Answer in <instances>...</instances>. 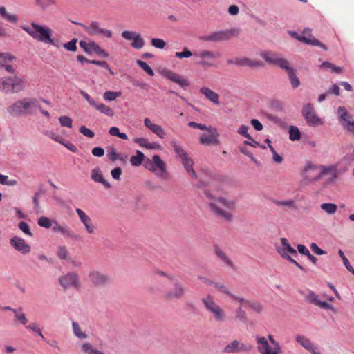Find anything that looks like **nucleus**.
Here are the masks:
<instances>
[{
  "instance_id": "1",
  "label": "nucleus",
  "mask_w": 354,
  "mask_h": 354,
  "mask_svg": "<svg viewBox=\"0 0 354 354\" xmlns=\"http://www.w3.org/2000/svg\"><path fill=\"white\" fill-rule=\"evenodd\" d=\"M37 106V100L35 97H24L15 101L7 107V112L12 117H21L33 115Z\"/></svg>"
},
{
  "instance_id": "2",
  "label": "nucleus",
  "mask_w": 354,
  "mask_h": 354,
  "mask_svg": "<svg viewBox=\"0 0 354 354\" xmlns=\"http://www.w3.org/2000/svg\"><path fill=\"white\" fill-rule=\"evenodd\" d=\"M21 28L37 41L44 44H53V30L48 26L31 22L30 26L24 25Z\"/></svg>"
},
{
  "instance_id": "3",
  "label": "nucleus",
  "mask_w": 354,
  "mask_h": 354,
  "mask_svg": "<svg viewBox=\"0 0 354 354\" xmlns=\"http://www.w3.org/2000/svg\"><path fill=\"white\" fill-rule=\"evenodd\" d=\"M25 88L24 80L16 75L0 77V91L6 94L18 93Z\"/></svg>"
},
{
  "instance_id": "4",
  "label": "nucleus",
  "mask_w": 354,
  "mask_h": 354,
  "mask_svg": "<svg viewBox=\"0 0 354 354\" xmlns=\"http://www.w3.org/2000/svg\"><path fill=\"white\" fill-rule=\"evenodd\" d=\"M142 165L145 169L155 173L158 177L162 179L168 178L166 165L159 155L153 156L151 160L146 157Z\"/></svg>"
},
{
  "instance_id": "5",
  "label": "nucleus",
  "mask_w": 354,
  "mask_h": 354,
  "mask_svg": "<svg viewBox=\"0 0 354 354\" xmlns=\"http://www.w3.org/2000/svg\"><path fill=\"white\" fill-rule=\"evenodd\" d=\"M188 126L192 128L198 129L200 130H207L210 133L209 136H207L205 134H203L200 137V142L202 145H218L220 142L218 140L219 133L216 128L211 126L207 127L206 125L197 123L195 122H189Z\"/></svg>"
},
{
  "instance_id": "6",
  "label": "nucleus",
  "mask_w": 354,
  "mask_h": 354,
  "mask_svg": "<svg viewBox=\"0 0 354 354\" xmlns=\"http://www.w3.org/2000/svg\"><path fill=\"white\" fill-rule=\"evenodd\" d=\"M337 113L339 114V122L343 129L354 136V120L351 114L344 106H339L337 109Z\"/></svg>"
},
{
  "instance_id": "7",
  "label": "nucleus",
  "mask_w": 354,
  "mask_h": 354,
  "mask_svg": "<svg viewBox=\"0 0 354 354\" xmlns=\"http://www.w3.org/2000/svg\"><path fill=\"white\" fill-rule=\"evenodd\" d=\"M73 23L81 26L91 36L101 35L106 38H111L113 36V32L111 30L105 28H101L99 26V23L97 21H92L90 26H86L80 22Z\"/></svg>"
},
{
  "instance_id": "8",
  "label": "nucleus",
  "mask_w": 354,
  "mask_h": 354,
  "mask_svg": "<svg viewBox=\"0 0 354 354\" xmlns=\"http://www.w3.org/2000/svg\"><path fill=\"white\" fill-rule=\"evenodd\" d=\"M202 302L207 310L214 314V317L217 322H223L225 320V314L223 310L217 305L210 295L207 298H203Z\"/></svg>"
},
{
  "instance_id": "9",
  "label": "nucleus",
  "mask_w": 354,
  "mask_h": 354,
  "mask_svg": "<svg viewBox=\"0 0 354 354\" xmlns=\"http://www.w3.org/2000/svg\"><path fill=\"white\" fill-rule=\"evenodd\" d=\"M171 281H172L173 286L165 294V298L168 300L183 298L187 292L186 288L175 277L174 280Z\"/></svg>"
},
{
  "instance_id": "10",
  "label": "nucleus",
  "mask_w": 354,
  "mask_h": 354,
  "mask_svg": "<svg viewBox=\"0 0 354 354\" xmlns=\"http://www.w3.org/2000/svg\"><path fill=\"white\" fill-rule=\"evenodd\" d=\"M302 115L309 126L316 127L322 124L321 118L315 113L313 105L310 103L303 106Z\"/></svg>"
},
{
  "instance_id": "11",
  "label": "nucleus",
  "mask_w": 354,
  "mask_h": 354,
  "mask_svg": "<svg viewBox=\"0 0 354 354\" xmlns=\"http://www.w3.org/2000/svg\"><path fill=\"white\" fill-rule=\"evenodd\" d=\"M88 278L95 287H104L111 282V277L109 274L97 270L91 271Z\"/></svg>"
},
{
  "instance_id": "12",
  "label": "nucleus",
  "mask_w": 354,
  "mask_h": 354,
  "mask_svg": "<svg viewBox=\"0 0 354 354\" xmlns=\"http://www.w3.org/2000/svg\"><path fill=\"white\" fill-rule=\"evenodd\" d=\"M161 75L171 81L174 83H176L180 86L183 88L185 89L186 88L190 86V82L187 78L183 77L179 74L173 72L169 69H163L161 71Z\"/></svg>"
},
{
  "instance_id": "13",
  "label": "nucleus",
  "mask_w": 354,
  "mask_h": 354,
  "mask_svg": "<svg viewBox=\"0 0 354 354\" xmlns=\"http://www.w3.org/2000/svg\"><path fill=\"white\" fill-rule=\"evenodd\" d=\"M260 56L268 64L279 66L281 69L288 61L284 58L279 57L276 53L263 50L260 53Z\"/></svg>"
},
{
  "instance_id": "14",
  "label": "nucleus",
  "mask_w": 354,
  "mask_h": 354,
  "mask_svg": "<svg viewBox=\"0 0 354 354\" xmlns=\"http://www.w3.org/2000/svg\"><path fill=\"white\" fill-rule=\"evenodd\" d=\"M121 35L127 40H133L131 46L135 49H140L145 45V41L138 32L124 30L122 32Z\"/></svg>"
},
{
  "instance_id": "15",
  "label": "nucleus",
  "mask_w": 354,
  "mask_h": 354,
  "mask_svg": "<svg viewBox=\"0 0 354 354\" xmlns=\"http://www.w3.org/2000/svg\"><path fill=\"white\" fill-rule=\"evenodd\" d=\"M10 245L22 254H28L31 250V246L25 240L18 236H14L10 239Z\"/></svg>"
},
{
  "instance_id": "16",
  "label": "nucleus",
  "mask_w": 354,
  "mask_h": 354,
  "mask_svg": "<svg viewBox=\"0 0 354 354\" xmlns=\"http://www.w3.org/2000/svg\"><path fill=\"white\" fill-rule=\"evenodd\" d=\"M276 250L282 258L288 260L289 262L295 265L302 272H306V269L304 268L301 265H300L296 260L292 259V257L289 254H290L295 257H297L298 256L297 251L295 248L291 247L290 248H289L288 251H286L285 249L281 247H277Z\"/></svg>"
},
{
  "instance_id": "17",
  "label": "nucleus",
  "mask_w": 354,
  "mask_h": 354,
  "mask_svg": "<svg viewBox=\"0 0 354 354\" xmlns=\"http://www.w3.org/2000/svg\"><path fill=\"white\" fill-rule=\"evenodd\" d=\"M59 284L64 288L67 289L71 286L79 288V277L76 273L68 272L65 275H62L59 279Z\"/></svg>"
},
{
  "instance_id": "18",
  "label": "nucleus",
  "mask_w": 354,
  "mask_h": 354,
  "mask_svg": "<svg viewBox=\"0 0 354 354\" xmlns=\"http://www.w3.org/2000/svg\"><path fill=\"white\" fill-rule=\"evenodd\" d=\"M227 63L228 64H234L238 66H248L250 68L263 67L264 66L263 62L252 60L248 57L228 59Z\"/></svg>"
},
{
  "instance_id": "19",
  "label": "nucleus",
  "mask_w": 354,
  "mask_h": 354,
  "mask_svg": "<svg viewBox=\"0 0 354 354\" xmlns=\"http://www.w3.org/2000/svg\"><path fill=\"white\" fill-rule=\"evenodd\" d=\"M200 39L205 41H221L228 40V33L225 30L212 32L208 35H203Z\"/></svg>"
},
{
  "instance_id": "20",
  "label": "nucleus",
  "mask_w": 354,
  "mask_h": 354,
  "mask_svg": "<svg viewBox=\"0 0 354 354\" xmlns=\"http://www.w3.org/2000/svg\"><path fill=\"white\" fill-rule=\"evenodd\" d=\"M75 211L81 222L84 225L86 232L90 234H93L94 232V227L92 225V221L91 218L88 216H87L85 214V212L80 208H77Z\"/></svg>"
},
{
  "instance_id": "21",
  "label": "nucleus",
  "mask_w": 354,
  "mask_h": 354,
  "mask_svg": "<svg viewBox=\"0 0 354 354\" xmlns=\"http://www.w3.org/2000/svg\"><path fill=\"white\" fill-rule=\"evenodd\" d=\"M91 178L95 182L101 183L107 189L111 187V184L104 179L99 167H96L92 169Z\"/></svg>"
},
{
  "instance_id": "22",
  "label": "nucleus",
  "mask_w": 354,
  "mask_h": 354,
  "mask_svg": "<svg viewBox=\"0 0 354 354\" xmlns=\"http://www.w3.org/2000/svg\"><path fill=\"white\" fill-rule=\"evenodd\" d=\"M282 69L285 70L291 83L292 87L296 88L301 84L300 80L296 75V71L289 66V63L286 64Z\"/></svg>"
},
{
  "instance_id": "23",
  "label": "nucleus",
  "mask_w": 354,
  "mask_h": 354,
  "mask_svg": "<svg viewBox=\"0 0 354 354\" xmlns=\"http://www.w3.org/2000/svg\"><path fill=\"white\" fill-rule=\"evenodd\" d=\"M145 126L160 138H164L165 132L160 125L153 124L148 118L144 120Z\"/></svg>"
},
{
  "instance_id": "24",
  "label": "nucleus",
  "mask_w": 354,
  "mask_h": 354,
  "mask_svg": "<svg viewBox=\"0 0 354 354\" xmlns=\"http://www.w3.org/2000/svg\"><path fill=\"white\" fill-rule=\"evenodd\" d=\"M200 93L205 96L209 101L212 102L219 104V95L216 92L212 91L210 88L207 87H201L200 88Z\"/></svg>"
},
{
  "instance_id": "25",
  "label": "nucleus",
  "mask_w": 354,
  "mask_h": 354,
  "mask_svg": "<svg viewBox=\"0 0 354 354\" xmlns=\"http://www.w3.org/2000/svg\"><path fill=\"white\" fill-rule=\"evenodd\" d=\"M214 251L218 258L223 261L226 265L234 269L235 266L233 262L226 256L225 252L220 248L218 245H214Z\"/></svg>"
},
{
  "instance_id": "26",
  "label": "nucleus",
  "mask_w": 354,
  "mask_h": 354,
  "mask_svg": "<svg viewBox=\"0 0 354 354\" xmlns=\"http://www.w3.org/2000/svg\"><path fill=\"white\" fill-rule=\"evenodd\" d=\"M209 205L212 211H214L218 216L223 218L227 221L231 222L233 220V216L230 213L221 209L214 203H209Z\"/></svg>"
},
{
  "instance_id": "27",
  "label": "nucleus",
  "mask_w": 354,
  "mask_h": 354,
  "mask_svg": "<svg viewBox=\"0 0 354 354\" xmlns=\"http://www.w3.org/2000/svg\"><path fill=\"white\" fill-rule=\"evenodd\" d=\"M256 340L258 344V351L261 354H268L269 353L270 346L266 339L264 337L257 335L256 337Z\"/></svg>"
},
{
  "instance_id": "28",
  "label": "nucleus",
  "mask_w": 354,
  "mask_h": 354,
  "mask_svg": "<svg viewBox=\"0 0 354 354\" xmlns=\"http://www.w3.org/2000/svg\"><path fill=\"white\" fill-rule=\"evenodd\" d=\"M145 158H146L145 154L141 151L136 150V155L130 158V164L133 167H139L143 164Z\"/></svg>"
},
{
  "instance_id": "29",
  "label": "nucleus",
  "mask_w": 354,
  "mask_h": 354,
  "mask_svg": "<svg viewBox=\"0 0 354 354\" xmlns=\"http://www.w3.org/2000/svg\"><path fill=\"white\" fill-rule=\"evenodd\" d=\"M92 106L105 115L109 117H113L114 115V111L112 110V109L102 103H98L95 102V105H93Z\"/></svg>"
},
{
  "instance_id": "30",
  "label": "nucleus",
  "mask_w": 354,
  "mask_h": 354,
  "mask_svg": "<svg viewBox=\"0 0 354 354\" xmlns=\"http://www.w3.org/2000/svg\"><path fill=\"white\" fill-rule=\"evenodd\" d=\"M336 167L335 166H322L321 171L313 178L310 179L311 181L318 180L325 174H330L332 172H335Z\"/></svg>"
},
{
  "instance_id": "31",
  "label": "nucleus",
  "mask_w": 354,
  "mask_h": 354,
  "mask_svg": "<svg viewBox=\"0 0 354 354\" xmlns=\"http://www.w3.org/2000/svg\"><path fill=\"white\" fill-rule=\"evenodd\" d=\"M171 145L174 148V150L176 154V156L180 158L181 161L183 160H185L188 158L187 153L180 147L178 145L177 142L176 140H173L171 142Z\"/></svg>"
},
{
  "instance_id": "32",
  "label": "nucleus",
  "mask_w": 354,
  "mask_h": 354,
  "mask_svg": "<svg viewBox=\"0 0 354 354\" xmlns=\"http://www.w3.org/2000/svg\"><path fill=\"white\" fill-rule=\"evenodd\" d=\"M107 158L114 162L116 160H122V157L120 153L116 151V149L113 146H109L107 148Z\"/></svg>"
},
{
  "instance_id": "33",
  "label": "nucleus",
  "mask_w": 354,
  "mask_h": 354,
  "mask_svg": "<svg viewBox=\"0 0 354 354\" xmlns=\"http://www.w3.org/2000/svg\"><path fill=\"white\" fill-rule=\"evenodd\" d=\"M239 346H240V342L238 340H234L224 347L223 352L225 353H238Z\"/></svg>"
},
{
  "instance_id": "34",
  "label": "nucleus",
  "mask_w": 354,
  "mask_h": 354,
  "mask_svg": "<svg viewBox=\"0 0 354 354\" xmlns=\"http://www.w3.org/2000/svg\"><path fill=\"white\" fill-rule=\"evenodd\" d=\"M303 39L304 40V44H308V45H311V46H319L324 50H325V51L328 50L327 46L315 37L308 38V37H305V39Z\"/></svg>"
},
{
  "instance_id": "35",
  "label": "nucleus",
  "mask_w": 354,
  "mask_h": 354,
  "mask_svg": "<svg viewBox=\"0 0 354 354\" xmlns=\"http://www.w3.org/2000/svg\"><path fill=\"white\" fill-rule=\"evenodd\" d=\"M82 351L86 354H105L103 352L94 348L88 342H85L82 345Z\"/></svg>"
},
{
  "instance_id": "36",
  "label": "nucleus",
  "mask_w": 354,
  "mask_h": 354,
  "mask_svg": "<svg viewBox=\"0 0 354 354\" xmlns=\"http://www.w3.org/2000/svg\"><path fill=\"white\" fill-rule=\"evenodd\" d=\"M301 133L296 126H290L289 128V139L291 141L299 140L301 139Z\"/></svg>"
},
{
  "instance_id": "37",
  "label": "nucleus",
  "mask_w": 354,
  "mask_h": 354,
  "mask_svg": "<svg viewBox=\"0 0 354 354\" xmlns=\"http://www.w3.org/2000/svg\"><path fill=\"white\" fill-rule=\"evenodd\" d=\"M91 48H92L93 51L100 57L103 58H107L109 57V53L93 41H91Z\"/></svg>"
},
{
  "instance_id": "38",
  "label": "nucleus",
  "mask_w": 354,
  "mask_h": 354,
  "mask_svg": "<svg viewBox=\"0 0 354 354\" xmlns=\"http://www.w3.org/2000/svg\"><path fill=\"white\" fill-rule=\"evenodd\" d=\"M295 340L306 350L313 344V343L308 338L301 335H297L295 337Z\"/></svg>"
},
{
  "instance_id": "39",
  "label": "nucleus",
  "mask_w": 354,
  "mask_h": 354,
  "mask_svg": "<svg viewBox=\"0 0 354 354\" xmlns=\"http://www.w3.org/2000/svg\"><path fill=\"white\" fill-rule=\"evenodd\" d=\"M267 118L281 128L286 129L288 127L287 123L284 120L276 115L267 114Z\"/></svg>"
},
{
  "instance_id": "40",
  "label": "nucleus",
  "mask_w": 354,
  "mask_h": 354,
  "mask_svg": "<svg viewBox=\"0 0 354 354\" xmlns=\"http://www.w3.org/2000/svg\"><path fill=\"white\" fill-rule=\"evenodd\" d=\"M72 326H73V333L76 337H77L80 339L87 338V337H88L87 334L81 330L80 327L77 322L73 321Z\"/></svg>"
},
{
  "instance_id": "41",
  "label": "nucleus",
  "mask_w": 354,
  "mask_h": 354,
  "mask_svg": "<svg viewBox=\"0 0 354 354\" xmlns=\"http://www.w3.org/2000/svg\"><path fill=\"white\" fill-rule=\"evenodd\" d=\"M194 56L201 59L207 58L209 59H212L216 57L215 54L210 50H201L199 52H195L194 53Z\"/></svg>"
},
{
  "instance_id": "42",
  "label": "nucleus",
  "mask_w": 354,
  "mask_h": 354,
  "mask_svg": "<svg viewBox=\"0 0 354 354\" xmlns=\"http://www.w3.org/2000/svg\"><path fill=\"white\" fill-rule=\"evenodd\" d=\"M322 210L329 214H333L337 212V207L335 204L331 203H324L321 205Z\"/></svg>"
},
{
  "instance_id": "43",
  "label": "nucleus",
  "mask_w": 354,
  "mask_h": 354,
  "mask_svg": "<svg viewBox=\"0 0 354 354\" xmlns=\"http://www.w3.org/2000/svg\"><path fill=\"white\" fill-rule=\"evenodd\" d=\"M77 41H78L77 38H73L68 42L63 44L62 46L64 48V49H66L68 51L75 52L77 50Z\"/></svg>"
},
{
  "instance_id": "44",
  "label": "nucleus",
  "mask_w": 354,
  "mask_h": 354,
  "mask_svg": "<svg viewBox=\"0 0 354 354\" xmlns=\"http://www.w3.org/2000/svg\"><path fill=\"white\" fill-rule=\"evenodd\" d=\"M37 224L40 227L48 229L51 227L52 224H53V220H51L46 216H41L38 219Z\"/></svg>"
},
{
  "instance_id": "45",
  "label": "nucleus",
  "mask_w": 354,
  "mask_h": 354,
  "mask_svg": "<svg viewBox=\"0 0 354 354\" xmlns=\"http://www.w3.org/2000/svg\"><path fill=\"white\" fill-rule=\"evenodd\" d=\"M122 95L120 91H106L103 95V98L106 101H113L118 97H120Z\"/></svg>"
},
{
  "instance_id": "46",
  "label": "nucleus",
  "mask_w": 354,
  "mask_h": 354,
  "mask_svg": "<svg viewBox=\"0 0 354 354\" xmlns=\"http://www.w3.org/2000/svg\"><path fill=\"white\" fill-rule=\"evenodd\" d=\"M26 328L28 330H31L37 333L39 336L41 337L43 340L46 341V339L43 335L41 329L38 327V325L36 322H32L29 325L26 326Z\"/></svg>"
},
{
  "instance_id": "47",
  "label": "nucleus",
  "mask_w": 354,
  "mask_h": 354,
  "mask_svg": "<svg viewBox=\"0 0 354 354\" xmlns=\"http://www.w3.org/2000/svg\"><path fill=\"white\" fill-rule=\"evenodd\" d=\"M57 256L61 260H68V251L64 245L59 246L57 252Z\"/></svg>"
},
{
  "instance_id": "48",
  "label": "nucleus",
  "mask_w": 354,
  "mask_h": 354,
  "mask_svg": "<svg viewBox=\"0 0 354 354\" xmlns=\"http://www.w3.org/2000/svg\"><path fill=\"white\" fill-rule=\"evenodd\" d=\"M216 201L221 203L223 205H224L225 207L228 208L229 209H234L235 208V201H229L227 200L224 197H218L216 198Z\"/></svg>"
},
{
  "instance_id": "49",
  "label": "nucleus",
  "mask_w": 354,
  "mask_h": 354,
  "mask_svg": "<svg viewBox=\"0 0 354 354\" xmlns=\"http://www.w3.org/2000/svg\"><path fill=\"white\" fill-rule=\"evenodd\" d=\"M15 59H16L15 56L9 53H0V68H3V66H4V62H11Z\"/></svg>"
},
{
  "instance_id": "50",
  "label": "nucleus",
  "mask_w": 354,
  "mask_h": 354,
  "mask_svg": "<svg viewBox=\"0 0 354 354\" xmlns=\"http://www.w3.org/2000/svg\"><path fill=\"white\" fill-rule=\"evenodd\" d=\"M137 65L140 67L145 72H146L149 76H153L154 72L153 69L144 61L137 60Z\"/></svg>"
},
{
  "instance_id": "51",
  "label": "nucleus",
  "mask_w": 354,
  "mask_h": 354,
  "mask_svg": "<svg viewBox=\"0 0 354 354\" xmlns=\"http://www.w3.org/2000/svg\"><path fill=\"white\" fill-rule=\"evenodd\" d=\"M62 234L66 237L72 238L74 239H78L80 236L75 234L73 230L70 229L67 225H64L62 229Z\"/></svg>"
},
{
  "instance_id": "52",
  "label": "nucleus",
  "mask_w": 354,
  "mask_h": 354,
  "mask_svg": "<svg viewBox=\"0 0 354 354\" xmlns=\"http://www.w3.org/2000/svg\"><path fill=\"white\" fill-rule=\"evenodd\" d=\"M17 226L19 229L21 230L25 234L31 237L33 236L30 230V226L27 223L24 221L19 222Z\"/></svg>"
},
{
  "instance_id": "53",
  "label": "nucleus",
  "mask_w": 354,
  "mask_h": 354,
  "mask_svg": "<svg viewBox=\"0 0 354 354\" xmlns=\"http://www.w3.org/2000/svg\"><path fill=\"white\" fill-rule=\"evenodd\" d=\"M245 304L258 313H261L263 310L262 305L258 301H246Z\"/></svg>"
},
{
  "instance_id": "54",
  "label": "nucleus",
  "mask_w": 354,
  "mask_h": 354,
  "mask_svg": "<svg viewBox=\"0 0 354 354\" xmlns=\"http://www.w3.org/2000/svg\"><path fill=\"white\" fill-rule=\"evenodd\" d=\"M249 127L242 124L237 130V133L248 140H252V137L248 133Z\"/></svg>"
},
{
  "instance_id": "55",
  "label": "nucleus",
  "mask_w": 354,
  "mask_h": 354,
  "mask_svg": "<svg viewBox=\"0 0 354 354\" xmlns=\"http://www.w3.org/2000/svg\"><path fill=\"white\" fill-rule=\"evenodd\" d=\"M59 121L62 127H66L68 128L72 127L73 120L66 115L60 116L59 118Z\"/></svg>"
},
{
  "instance_id": "56",
  "label": "nucleus",
  "mask_w": 354,
  "mask_h": 354,
  "mask_svg": "<svg viewBox=\"0 0 354 354\" xmlns=\"http://www.w3.org/2000/svg\"><path fill=\"white\" fill-rule=\"evenodd\" d=\"M318 296L313 292L310 291L309 293L305 297V301L309 304L317 305L318 301Z\"/></svg>"
},
{
  "instance_id": "57",
  "label": "nucleus",
  "mask_w": 354,
  "mask_h": 354,
  "mask_svg": "<svg viewBox=\"0 0 354 354\" xmlns=\"http://www.w3.org/2000/svg\"><path fill=\"white\" fill-rule=\"evenodd\" d=\"M194 55V53H192L187 48L185 47L181 52H176L175 54V56L179 59L183 58H188L191 56Z\"/></svg>"
},
{
  "instance_id": "58",
  "label": "nucleus",
  "mask_w": 354,
  "mask_h": 354,
  "mask_svg": "<svg viewBox=\"0 0 354 354\" xmlns=\"http://www.w3.org/2000/svg\"><path fill=\"white\" fill-rule=\"evenodd\" d=\"M151 45L156 48L163 49L166 46V42L162 39L153 38L151 39Z\"/></svg>"
},
{
  "instance_id": "59",
  "label": "nucleus",
  "mask_w": 354,
  "mask_h": 354,
  "mask_svg": "<svg viewBox=\"0 0 354 354\" xmlns=\"http://www.w3.org/2000/svg\"><path fill=\"white\" fill-rule=\"evenodd\" d=\"M79 131L82 135L87 138H92L95 136V133L84 125L81 126Z\"/></svg>"
},
{
  "instance_id": "60",
  "label": "nucleus",
  "mask_w": 354,
  "mask_h": 354,
  "mask_svg": "<svg viewBox=\"0 0 354 354\" xmlns=\"http://www.w3.org/2000/svg\"><path fill=\"white\" fill-rule=\"evenodd\" d=\"M316 306H319V308H321L322 309L330 310H332L334 313L336 312V309L334 308V306L333 305H331V304H330L328 302L324 301L318 300Z\"/></svg>"
},
{
  "instance_id": "61",
  "label": "nucleus",
  "mask_w": 354,
  "mask_h": 354,
  "mask_svg": "<svg viewBox=\"0 0 354 354\" xmlns=\"http://www.w3.org/2000/svg\"><path fill=\"white\" fill-rule=\"evenodd\" d=\"M236 318L243 322H247V321H248L246 313L242 309L241 306H239L236 310Z\"/></svg>"
},
{
  "instance_id": "62",
  "label": "nucleus",
  "mask_w": 354,
  "mask_h": 354,
  "mask_svg": "<svg viewBox=\"0 0 354 354\" xmlns=\"http://www.w3.org/2000/svg\"><path fill=\"white\" fill-rule=\"evenodd\" d=\"M91 64H94L98 66L103 67L108 70L111 74H113V72L112 71L111 68H110L109 65L107 64L105 61H99V60H92Z\"/></svg>"
},
{
  "instance_id": "63",
  "label": "nucleus",
  "mask_w": 354,
  "mask_h": 354,
  "mask_svg": "<svg viewBox=\"0 0 354 354\" xmlns=\"http://www.w3.org/2000/svg\"><path fill=\"white\" fill-rule=\"evenodd\" d=\"M181 162L183 165V166L187 173L190 172L191 169H193L194 161L192 160V158H188L185 160H183L181 161Z\"/></svg>"
},
{
  "instance_id": "64",
  "label": "nucleus",
  "mask_w": 354,
  "mask_h": 354,
  "mask_svg": "<svg viewBox=\"0 0 354 354\" xmlns=\"http://www.w3.org/2000/svg\"><path fill=\"white\" fill-rule=\"evenodd\" d=\"M311 250L317 255L326 254V251L321 249L315 243H312L310 245Z\"/></svg>"
}]
</instances>
